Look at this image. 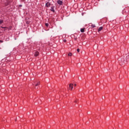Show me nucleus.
Instances as JSON below:
<instances>
[{
  "label": "nucleus",
  "mask_w": 129,
  "mask_h": 129,
  "mask_svg": "<svg viewBox=\"0 0 129 129\" xmlns=\"http://www.w3.org/2000/svg\"><path fill=\"white\" fill-rule=\"evenodd\" d=\"M57 3L58 5H59V6H62V5L63 4V2H62L61 1H60V0H58L57 1Z\"/></svg>",
  "instance_id": "f257e3e1"
},
{
  "label": "nucleus",
  "mask_w": 129,
  "mask_h": 129,
  "mask_svg": "<svg viewBox=\"0 0 129 129\" xmlns=\"http://www.w3.org/2000/svg\"><path fill=\"white\" fill-rule=\"evenodd\" d=\"M70 88H71V90H73V84H70L69 85Z\"/></svg>",
  "instance_id": "f03ea898"
},
{
  "label": "nucleus",
  "mask_w": 129,
  "mask_h": 129,
  "mask_svg": "<svg viewBox=\"0 0 129 129\" xmlns=\"http://www.w3.org/2000/svg\"><path fill=\"white\" fill-rule=\"evenodd\" d=\"M46 7H47V8H49V7H50V6H51V4H50V3L47 2L46 4H45Z\"/></svg>",
  "instance_id": "7ed1b4c3"
},
{
  "label": "nucleus",
  "mask_w": 129,
  "mask_h": 129,
  "mask_svg": "<svg viewBox=\"0 0 129 129\" xmlns=\"http://www.w3.org/2000/svg\"><path fill=\"white\" fill-rule=\"evenodd\" d=\"M54 8H55V7H52L51 8L50 11H51V12H53V13H55V10H54Z\"/></svg>",
  "instance_id": "20e7f679"
},
{
  "label": "nucleus",
  "mask_w": 129,
  "mask_h": 129,
  "mask_svg": "<svg viewBox=\"0 0 129 129\" xmlns=\"http://www.w3.org/2000/svg\"><path fill=\"white\" fill-rule=\"evenodd\" d=\"M39 55V52L36 51L34 53V56L35 57H37Z\"/></svg>",
  "instance_id": "39448f33"
},
{
  "label": "nucleus",
  "mask_w": 129,
  "mask_h": 129,
  "mask_svg": "<svg viewBox=\"0 0 129 129\" xmlns=\"http://www.w3.org/2000/svg\"><path fill=\"white\" fill-rule=\"evenodd\" d=\"M102 29H103V27H100L98 29V32H100V31H101V30H102Z\"/></svg>",
  "instance_id": "423d86ee"
},
{
  "label": "nucleus",
  "mask_w": 129,
  "mask_h": 129,
  "mask_svg": "<svg viewBox=\"0 0 129 129\" xmlns=\"http://www.w3.org/2000/svg\"><path fill=\"white\" fill-rule=\"evenodd\" d=\"M81 33H84V28H82L81 29Z\"/></svg>",
  "instance_id": "0eeeda50"
},
{
  "label": "nucleus",
  "mask_w": 129,
  "mask_h": 129,
  "mask_svg": "<svg viewBox=\"0 0 129 129\" xmlns=\"http://www.w3.org/2000/svg\"><path fill=\"white\" fill-rule=\"evenodd\" d=\"M91 27H92V28H95V25L92 24Z\"/></svg>",
  "instance_id": "6e6552de"
},
{
  "label": "nucleus",
  "mask_w": 129,
  "mask_h": 129,
  "mask_svg": "<svg viewBox=\"0 0 129 129\" xmlns=\"http://www.w3.org/2000/svg\"><path fill=\"white\" fill-rule=\"evenodd\" d=\"M68 56H72V53L71 52L69 53Z\"/></svg>",
  "instance_id": "1a4fd4ad"
},
{
  "label": "nucleus",
  "mask_w": 129,
  "mask_h": 129,
  "mask_svg": "<svg viewBox=\"0 0 129 129\" xmlns=\"http://www.w3.org/2000/svg\"><path fill=\"white\" fill-rule=\"evenodd\" d=\"M38 85H40V83H39V82L38 83H37V84H36L35 85V86H38Z\"/></svg>",
  "instance_id": "9d476101"
},
{
  "label": "nucleus",
  "mask_w": 129,
  "mask_h": 129,
  "mask_svg": "<svg viewBox=\"0 0 129 129\" xmlns=\"http://www.w3.org/2000/svg\"><path fill=\"white\" fill-rule=\"evenodd\" d=\"M3 23H4V20H1L0 24H3Z\"/></svg>",
  "instance_id": "9b49d317"
},
{
  "label": "nucleus",
  "mask_w": 129,
  "mask_h": 129,
  "mask_svg": "<svg viewBox=\"0 0 129 129\" xmlns=\"http://www.w3.org/2000/svg\"><path fill=\"white\" fill-rule=\"evenodd\" d=\"M45 26H46V27H48V26H49V24L46 23V24H45Z\"/></svg>",
  "instance_id": "f8f14e48"
},
{
  "label": "nucleus",
  "mask_w": 129,
  "mask_h": 129,
  "mask_svg": "<svg viewBox=\"0 0 129 129\" xmlns=\"http://www.w3.org/2000/svg\"><path fill=\"white\" fill-rule=\"evenodd\" d=\"M1 28H2V29H8V28L7 27H1Z\"/></svg>",
  "instance_id": "ddd939ff"
},
{
  "label": "nucleus",
  "mask_w": 129,
  "mask_h": 129,
  "mask_svg": "<svg viewBox=\"0 0 129 129\" xmlns=\"http://www.w3.org/2000/svg\"><path fill=\"white\" fill-rule=\"evenodd\" d=\"M77 52H79V51H80V49H79V48H78L77 49Z\"/></svg>",
  "instance_id": "4468645a"
},
{
  "label": "nucleus",
  "mask_w": 129,
  "mask_h": 129,
  "mask_svg": "<svg viewBox=\"0 0 129 129\" xmlns=\"http://www.w3.org/2000/svg\"><path fill=\"white\" fill-rule=\"evenodd\" d=\"M63 41L64 43H66V42H67V40L66 39L63 40Z\"/></svg>",
  "instance_id": "2eb2a0df"
},
{
  "label": "nucleus",
  "mask_w": 129,
  "mask_h": 129,
  "mask_svg": "<svg viewBox=\"0 0 129 129\" xmlns=\"http://www.w3.org/2000/svg\"><path fill=\"white\" fill-rule=\"evenodd\" d=\"M26 24H30V22L29 21H27Z\"/></svg>",
  "instance_id": "dca6fc26"
},
{
  "label": "nucleus",
  "mask_w": 129,
  "mask_h": 129,
  "mask_svg": "<svg viewBox=\"0 0 129 129\" xmlns=\"http://www.w3.org/2000/svg\"><path fill=\"white\" fill-rule=\"evenodd\" d=\"M3 41H2V40H0V43H3Z\"/></svg>",
  "instance_id": "f3484780"
},
{
  "label": "nucleus",
  "mask_w": 129,
  "mask_h": 129,
  "mask_svg": "<svg viewBox=\"0 0 129 129\" xmlns=\"http://www.w3.org/2000/svg\"><path fill=\"white\" fill-rule=\"evenodd\" d=\"M76 85H77L76 84H75V86H76Z\"/></svg>",
  "instance_id": "a211bd4d"
},
{
  "label": "nucleus",
  "mask_w": 129,
  "mask_h": 129,
  "mask_svg": "<svg viewBox=\"0 0 129 129\" xmlns=\"http://www.w3.org/2000/svg\"><path fill=\"white\" fill-rule=\"evenodd\" d=\"M19 6H20V7H22V5H20Z\"/></svg>",
  "instance_id": "6ab92c4d"
},
{
  "label": "nucleus",
  "mask_w": 129,
  "mask_h": 129,
  "mask_svg": "<svg viewBox=\"0 0 129 129\" xmlns=\"http://www.w3.org/2000/svg\"><path fill=\"white\" fill-rule=\"evenodd\" d=\"M85 1H86V0H85Z\"/></svg>",
  "instance_id": "aec40b11"
}]
</instances>
